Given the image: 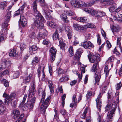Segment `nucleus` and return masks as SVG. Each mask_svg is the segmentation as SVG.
<instances>
[{
	"label": "nucleus",
	"instance_id": "21",
	"mask_svg": "<svg viewBox=\"0 0 122 122\" xmlns=\"http://www.w3.org/2000/svg\"><path fill=\"white\" fill-rule=\"evenodd\" d=\"M9 56L11 57H15L16 58L18 56L16 51L14 49H12L9 53Z\"/></svg>",
	"mask_w": 122,
	"mask_h": 122
},
{
	"label": "nucleus",
	"instance_id": "63",
	"mask_svg": "<svg viewBox=\"0 0 122 122\" xmlns=\"http://www.w3.org/2000/svg\"><path fill=\"white\" fill-rule=\"evenodd\" d=\"M60 113L63 116L65 115L66 113V111L64 109L61 110L60 111Z\"/></svg>",
	"mask_w": 122,
	"mask_h": 122
},
{
	"label": "nucleus",
	"instance_id": "11",
	"mask_svg": "<svg viewBox=\"0 0 122 122\" xmlns=\"http://www.w3.org/2000/svg\"><path fill=\"white\" fill-rule=\"evenodd\" d=\"M7 35V31H1L0 33V42L5 40Z\"/></svg>",
	"mask_w": 122,
	"mask_h": 122
},
{
	"label": "nucleus",
	"instance_id": "25",
	"mask_svg": "<svg viewBox=\"0 0 122 122\" xmlns=\"http://www.w3.org/2000/svg\"><path fill=\"white\" fill-rule=\"evenodd\" d=\"M37 49V47L36 45H33L30 48L29 51L31 54H34V51L36 50Z\"/></svg>",
	"mask_w": 122,
	"mask_h": 122
},
{
	"label": "nucleus",
	"instance_id": "55",
	"mask_svg": "<svg viewBox=\"0 0 122 122\" xmlns=\"http://www.w3.org/2000/svg\"><path fill=\"white\" fill-rule=\"evenodd\" d=\"M110 107L111 104H110L108 103V104L106 105L105 107V111H107L109 110L110 109Z\"/></svg>",
	"mask_w": 122,
	"mask_h": 122
},
{
	"label": "nucleus",
	"instance_id": "6",
	"mask_svg": "<svg viewBox=\"0 0 122 122\" xmlns=\"http://www.w3.org/2000/svg\"><path fill=\"white\" fill-rule=\"evenodd\" d=\"M45 91H44L42 94V98L41 100V102L42 103V105L41 107V109L42 110V112L44 115L45 114V111L46 109V99L45 98Z\"/></svg>",
	"mask_w": 122,
	"mask_h": 122
},
{
	"label": "nucleus",
	"instance_id": "53",
	"mask_svg": "<svg viewBox=\"0 0 122 122\" xmlns=\"http://www.w3.org/2000/svg\"><path fill=\"white\" fill-rule=\"evenodd\" d=\"M92 92L91 91H88L86 95V97L87 98L89 99L92 95Z\"/></svg>",
	"mask_w": 122,
	"mask_h": 122
},
{
	"label": "nucleus",
	"instance_id": "8",
	"mask_svg": "<svg viewBox=\"0 0 122 122\" xmlns=\"http://www.w3.org/2000/svg\"><path fill=\"white\" fill-rule=\"evenodd\" d=\"M101 95V94L100 93L96 100V102L97 108L99 112L100 111L101 108L102 101L100 99Z\"/></svg>",
	"mask_w": 122,
	"mask_h": 122
},
{
	"label": "nucleus",
	"instance_id": "32",
	"mask_svg": "<svg viewBox=\"0 0 122 122\" xmlns=\"http://www.w3.org/2000/svg\"><path fill=\"white\" fill-rule=\"evenodd\" d=\"M111 28L112 30H120V27L119 26H116L112 25L111 26Z\"/></svg>",
	"mask_w": 122,
	"mask_h": 122
},
{
	"label": "nucleus",
	"instance_id": "35",
	"mask_svg": "<svg viewBox=\"0 0 122 122\" xmlns=\"http://www.w3.org/2000/svg\"><path fill=\"white\" fill-rule=\"evenodd\" d=\"M108 64L107 63V65H106L104 68V72L106 74V76H107L108 75L109 70H108Z\"/></svg>",
	"mask_w": 122,
	"mask_h": 122
},
{
	"label": "nucleus",
	"instance_id": "54",
	"mask_svg": "<svg viewBox=\"0 0 122 122\" xmlns=\"http://www.w3.org/2000/svg\"><path fill=\"white\" fill-rule=\"evenodd\" d=\"M20 22H23L24 21H26V18L23 16H20Z\"/></svg>",
	"mask_w": 122,
	"mask_h": 122
},
{
	"label": "nucleus",
	"instance_id": "45",
	"mask_svg": "<svg viewBox=\"0 0 122 122\" xmlns=\"http://www.w3.org/2000/svg\"><path fill=\"white\" fill-rule=\"evenodd\" d=\"M79 7H85L87 6L86 4L84 2L82 1H80L79 2Z\"/></svg>",
	"mask_w": 122,
	"mask_h": 122
},
{
	"label": "nucleus",
	"instance_id": "17",
	"mask_svg": "<svg viewBox=\"0 0 122 122\" xmlns=\"http://www.w3.org/2000/svg\"><path fill=\"white\" fill-rule=\"evenodd\" d=\"M20 114L19 111L17 109H15L13 111L12 117L13 119H15L19 116Z\"/></svg>",
	"mask_w": 122,
	"mask_h": 122
},
{
	"label": "nucleus",
	"instance_id": "14",
	"mask_svg": "<svg viewBox=\"0 0 122 122\" xmlns=\"http://www.w3.org/2000/svg\"><path fill=\"white\" fill-rule=\"evenodd\" d=\"M50 8H51V6H48L46 5V10L47 9V11H46V18L47 17L48 19L51 20L52 18L50 15V12L52 11L50 10Z\"/></svg>",
	"mask_w": 122,
	"mask_h": 122
},
{
	"label": "nucleus",
	"instance_id": "48",
	"mask_svg": "<svg viewBox=\"0 0 122 122\" xmlns=\"http://www.w3.org/2000/svg\"><path fill=\"white\" fill-rule=\"evenodd\" d=\"M97 42L99 45H100L101 44V39L100 36L99 34H97Z\"/></svg>",
	"mask_w": 122,
	"mask_h": 122
},
{
	"label": "nucleus",
	"instance_id": "16",
	"mask_svg": "<svg viewBox=\"0 0 122 122\" xmlns=\"http://www.w3.org/2000/svg\"><path fill=\"white\" fill-rule=\"evenodd\" d=\"M82 52L83 51L82 49L80 48L78 49L75 55V58L76 59H79L80 57Z\"/></svg>",
	"mask_w": 122,
	"mask_h": 122
},
{
	"label": "nucleus",
	"instance_id": "57",
	"mask_svg": "<svg viewBox=\"0 0 122 122\" xmlns=\"http://www.w3.org/2000/svg\"><path fill=\"white\" fill-rule=\"evenodd\" d=\"M114 54H116L117 55L119 56V55H120V53L117 51V50L116 49V47H115L114 49V51H113Z\"/></svg>",
	"mask_w": 122,
	"mask_h": 122
},
{
	"label": "nucleus",
	"instance_id": "50",
	"mask_svg": "<svg viewBox=\"0 0 122 122\" xmlns=\"http://www.w3.org/2000/svg\"><path fill=\"white\" fill-rule=\"evenodd\" d=\"M25 5L24 4L22 6H21L18 10L20 12V13H22L25 7Z\"/></svg>",
	"mask_w": 122,
	"mask_h": 122
},
{
	"label": "nucleus",
	"instance_id": "26",
	"mask_svg": "<svg viewBox=\"0 0 122 122\" xmlns=\"http://www.w3.org/2000/svg\"><path fill=\"white\" fill-rule=\"evenodd\" d=\"M41 68H42L43 69V71L42 72L43 73V75L42 76V77L44 78L45 77V74L44 73V67H43V66L42 67L41 66H39V67L37 70L38 75V76H39L40 74V70Z\"/></svg>",
	"mask_w": 122,
	"mask_h": 122
},
{
	"label": "nucleus",
	"instance_id": "34",
	"mask_svg": "<svg viewBox=\"0 0 122 122\" xmlns=\"http://www.w3.org/2000/svg\"><path fill=\"white\" fill-rule=\"evenodd\" d=\"M32 76V75L30 74L29 76L25 79L24 82L26 84H27L29 83V82Z\"/></svg>",
	"mask_w": 122,
	"mask_h": 122
},
{
	"label": "nucleus",
	"instance_id": "22",
	"mask_svg": "<svg viewBox=\"0 0 122 122\" xmlns=\"http://www.w3.org/2000/svg\"><path fill=\"white\" fill-rule=\"evenodd\" d=\"M79 2L78 1L73 0L71 1V4L73 7H79Z\"/></svg>",
	"mask_w": 122,
	"mask_h": 122
},
{
	"label": "nucleus",
	"instance_id": "20",
	"mask_svg": "<svg viewBox=\"0 0 122 122\" xmlns=\"http://www.w3.org/2000/svg\"><path fill=\"white\" fill-rule=\"evenodd\" d=\"M81 71V76H80V74L78 72H76L77 75L78 76V78L79 79V81H80L81 80V78L82 77V73H84L85 72V68L83 67H82L81 68H80Z\"/></svg>",
	"mask_w": 122,
	"mask_h": 122
},
{
	"label": "nucleus",
	"instance_id": "58",
	"mask_svg": "<svg viewBox=\"0 0 122 122\" xmlns=\"http://www.w3.org/2000/svg\"><path fill=\"white\" fill-rule=\"evenodd\" d=\"M49 71L51 76L52 74V70L51 66L49 64Z\"/></svg>",
	"mask_w": 122,
	"mask_h": 122
},
{
	"label": "nucleus",
	"instance_id": "4",
	"mask_svg": "<svg viewBox=\"0 0 122 122\" xmlns=\"http://www.w3.org/2000/svg\"><path fill=\"white\" fill-rule=\"evenodd\" d=\"M73 27L74 29L77 30H85L86 29L88 28L93 29L96 27V26L91 23H87L86 25H84V26L82 25H79L76 23H74L73 24Z\"/></svg>",
	"mask_w": 122,
	"mask_h": 122
},
{
	"label": "nucleus",
	"instance_id": "19",
	"mask_svg": "<svg viewBox=\"0 0 122 122\" xmlns=\"http://www.w3.org/2000/svg\"><path fill=\"white\" fill-rule=\"evenodd\" d=\"M48 86L50 90V92L51 93H53L54 91V88L53 85L52 81H49L48 82Z\"/></svg>",
	"mask_w": 122,
	"mask_h": 122
},
{
	"label": "nucleus",
	"instance_id": "44",
	"mask_svg": "<svg viewBox=\"0 0 122 122\" xmlns=\"http://www.w3.org/2000/svg\"><path fill=\"white\" fill-rule=\"evenodd\" d=\"M51 97V96L50 95L46 99V108L50 103V99Z\"/></svg>",
	"mask_w": 122,
	"mask_h": 122
},
{
	"label": "nucleus",
	"instance_id": "7",
	"mask_svg": "<svg viewBox=\"0 0 122 122\" xmlns=\"http://www.w3.org/2000/svg\"><path fill=\"white\" fill-rule=\"evenodd\" d=\"M15 93H11L9 96L7 94L4 93L3 95V97H5V102L8 103L10 102L15 97Z\"/></svg>",
	"mask_w": 122,
	"mask_h": 122
},
{
	"label": "nucleus",
	"instance_id": "41",
	"mask_svg": "<svg viewBox=\"0 0 122 122\" xmlns=\"http://www.w3.org/2000/svg\"><path fill=\"white\" fill-rule=\"evenodd\" d=\"M66 34L69 39H71L72 36V32L71 31H67Z\"/></svg>",
	"mask_w": 122,
	"mask_h": 122
},
{
	"label": "nucleus",
	"instance_id": "60",
	"mask_svg": "<svg viewBox=\"0 0 122 122\" xmlns=\"http://www.w3.org/2000/svg\"><path fill=\"white\" fill-rule=\"evenodd\" d=\"M56 55H51L50 59L52 62H53L55 60Z\"/></svg>",
	"mask_w": 122,
	"mask_h": 122
},
{
	"label": "nucleus",
	"instance_id": "13",
	"mask_svg": "<svg viewBox=\"0 0 122 122\" xmlns=\"http://www.w3.org/2000/svg\"><path fill=\"white\" fill-rule=\"evenodd\" d=\"M72 100V103L70 104V107L72 108L74 106L75 107H76L77 106V101L76 95L74 94L73 95Z\"/></svg>",
	"mask_w": 122,
	"mask_h": 122
},
{
	"label": "nucleus",
	"instance_id": "30",
	"mask_svg": "<svg viewBox=\"0 0 122 122\" xmlns=\"http://www.w3.org/2000/svg\"><path fill=\"white\" fill-rule=\"evenodd\" d=\"M2 68L0 67V70ZM9 70H6L0 73V77H1L5 75H7L9 74Z\"/></svg>",
	"mask_w": 122,
	"mask_h": 122
},
{
	"label": "nucleus",
	"instance_id": "33",
	"mask_svg": "<svg viewBox=\"0 0 122 122\" xmlns=\"http://www.w3.org/2000/svg\"><path fill=\"white\" fill-rule=\"evenodd\" d=\"M77 20L79 22L84 23L87 21V19L85 17H79L77 18Z\"/></svg>",
	"mask_w": 122,
	"mask_h": 122
},
{
	"label": "nucleus",
	"instance_id": "29",
	"mask_svg": "<svg viewBox=\"0 0 122 122\" xmlns=\"http://www.w3.org/2000/svg\"><path fill=\"white\" fill-rule=\"evenodd\" d=\"M47 25H48L52 28H54L56 27L57 25L55 23L52 21L48 22Z\"/></svg>",
	"mask_w": 122,
	"mask_h": 122
},
{
	"label": "nucleus",
	"instance_id": "64",
	"mask_svg": "<svg viewBox=\"0 0 122 122\" xmlns=\"http://www.w3.org/2000/svg\"><path fill=\"white\" fill-rule=\"evenodd\" d=\"M77 82V81L76 80H73L71 81L70 82V84L71 86H73Z\"/></svg>",
	"mask_w": 122,
	"mask_h": 122
},
{
	"label": "nucleus",
	"instance_id": "3",
	"mask_svg": "<svg viewBox=\"0 0 122 122\" xmlns=\"http://www.w3.org/2000/svg\"><path fill=\"white\" fill-rule=\"evenodd\" d=\"M12 7V6H9L7 10L8 12L7 15L5 17V20L2 25V30H7L8 29L7 27L9 24H8L10 20L11 15V11H9Z\"/></svg>",
	"mask_w": 122,
	"mask_h": 122
},
{
	"label": "nucleus",
	"instance_id": "40",
	"mask_svg": "<svg viewBox=\"0 0 122 122\" xmlns=\"http://www.w3.org/2000/svg\"><path fill=\"white\" fill-rule=\"evenodd\" d=\"M45 35L42 32H39L37 38H39L40 39H43L45 38Z\"/></svg>",
	"mask_w": 122,
	"mask_h": 122
},
{
	"label": "nucleus",
	"instance_id": "18",
	"mask_svg": "<svg viewBox=\"0 0 122 122\" xmlns=\"http://www.w3.org/2000/svg\"><path fill=\"white\" fill-rule=\"evenodd\" d=\"M39 60L38 58L36 57H34L31 62V64L33 65L31 67L32 70L34 69L37 63L38 62Z\"/></svg>",
	"mask_w": 122,
	"mask_h": 122
},
{
	"label": "nucleus",
	"instance_id": "61",
	"mask_svg": "<svg viewBox=\"0 0 122 122\" xmlns=\"http://www.w3.org/2000/svg\"><path fill=\"white\" fill-rule=\"evenodd\" d=\"M20 48L21 50L23 51L26 48V46L24 44H21L20 46Z\"/></svg>",
	"mask_w": 122,
	"mask_h": 122
},
{
	"label": "nucleus",
	"instance_id": "28",
	"mask_svg": "<svg viewBox=\"0 0 122 122\" xmlns=\"http://www.w3.org/2000/svg\"><path fill=\"white\" fill-rule=\"evenodd\" d=\"M35 99L36 98L35 97H33L31 99L29 104L30 107L29 108L30 109H31L33 107L34 104Z\"/></svg>",
	"mask_w": 122,
	"mask_h": 122
},
{
	"label": "nucleus",
	"instance_id": "1",
	"mask_svg": "<svg viewBox=\"0 0 122 122\" xmlns=\"http://www.w3.org/2000/svg\"><path fill=\"white\" fill-rule=\"evenodd\" d=\"M37 0H35L33 3L32 7L34 12V15L36 17V20H35L34 23L31 25L30 28L31 30H37V28H39L40 30L44 27V24L41 22L44 20V19L41 14L39 13L37 10L36 3Z\"/></svg>",
	"mask_w": 122,
	"mask_h": 122
},
{
	"label": "nucleus",
	"instance_id": "46",
	"mask_svg": "<svg viewBox=\"0 0 122 122\" xmlns=\"http://www.w3.org/2000/svg\"><path fill=\"white\" fill-rule=\"evenodd\" d=\"M4 62L6 65L9 66L11 62L10 60L8 59H5L4 60Z\"/></svg>",
	"mask_w": 122,
	"mask_h": 122
},
{
	"label": "nucleus",
	"instance_id": "37",
	"mask_svg": "<svg viewBox=\"0 0 122 122\" xmlns=\"http://www.w3.org/2000/svg\"><path fill=\"white\" fill-rule=\"evenodd\" d=\"M50 52L51 53V55H56V50L54 47H52L51 48Z\"/></svg>",
	"mask_w": 122,
	"mask_h": 122
},
{
	"label": "nucleus",
	"instance_id": "42",
	"mask_svg": "<svg viewBox=\"0 0 122 122\" xmlns=\"http://www.w3.org/2000/svg\"><path fill=\"white\" fill-rule=\"evenodd\" d=\"M69 51L70 54V56H71L74 55L73 49L72 46H71L69 48Z\"/></svg>",
	"mask_w": 122,
	"mask_h": 122
},
{
	"label": "nucleus",
	"instance_id": "62",
	"mask_svg": "<svg viewBox=\"0 0 122 122\" xmlns=\"http://www.w3.org/2000/svg\"><path fill=\"white\" fill-rule=\"evenodd\" d=\"M21 24V25L23 27H25L26 25L27 24V21H24L23 22H20Z\"/></svg>",
	"mask_w": 122,
	"mask_h": 122
},
{
	"label": "nucleus",
	"instance_id": "9",
	"mask_svg": "<svg viewBox=\"0 0 122 122\" xmlns=\"http://www.w3.org/2000/svg\"><path fill=\"white\" fill-rule=\"evenodd\" d=\"M81 46L85 49H90L93 47V45L89 41H86L81 43Z\"/></svg>",
	"mask_w": 122,
	"mask_h": 122
},
{
	"label": "nucleus",
	"instance_id": "36",
	"mask_svg": "<svg viewBox=\"0 0 122 122\" xmlns=\"http://www.w3.org/2000/svg\"><path fill=\"white\" fill-rule=\"evenodd\" d=\"M59 37V35L57 31H56L55 33L53 34V38L54 40H56Z\"/></svg>",
	"mask_w": 122,
	"mask_h": 122
},
{
	"label": "nucleus",
	"instance_id": "51",
	"mask_svg": "<svg viewBox=\"0 0 122 122\" xmlns=\"http://www.w3.org/2000/svg\"><path fill=\"white\" fill-rule=\"evenodd\" d=\"M116 8V7L115 6L113 5H112L109 9V11L111 12H113L115 10Z\"/></svg>",
	"mask_w": 122,
	"mask_h": 122
},
{
	"label": "nucleus",
	"instance_id": "59",
	"mask_svg": "<svg viewBox=\"0 0 122 122\" xmlns=\"http://www.w3.org/2000/svg\"><path fill=\"white\" fill-rule=\"evenodd\" d=\"M121 86L122 84L121 82L117 84V86L116 88V89L117 90H118L121 88Z\"/></svg>",
	"mask_w": 122,
	"mask_h": 122
},
{
	"label": "nucleus",
	"instance_id": "47",
	"mask_svg": "<svg viewBox=\"0 0 122 122\" xmlns=\"http://www.w3.org/2000/svg\"><path fill=\"white\" fill-rule=\"evenodd\" d=\"M105 15V13L103 12H98L97 15L100 17H102Z\"/></svg>",
	"mask_w": 122,
	"mask_h": 122
},
{
	"label": "nucleus",
	"instance_id": "49",
	"mask_svg": "<svg viewBox=\"0 0 122 122\" xmlns=\"http://www.w3.org/2000/svg\"><path fill=\"white\" fill-rule=\"evenodd\" d=\"M5 86V87H8L9 86V83L8 81L5 79H3L2 81Z\"/></svg>",
	"mask_w": 122,
	"mask_h": 122
},
{
	"label": "nucleus",
	"instance_id": "56",
	"mask_svg": "<svg viewBox=\"0 0 122 122\" xmlns=\"http://www.w3.org/2000/svg\"><path fill=\"white\" fill-rule=\"evenodd\" d=\"M57 71V72L58 73L59 75H61V74H63L64 73L63 70L60 68L58 69Z\"/></svg>",
	"mask_w": 122,
	"mask_h": 122
},
{
	"label": "nucleus",
	"instance_id": "52",
	"mask_svg": "<svg viewBox=\"0 0 122 122\" xmlns=\"http://www.w3.org/2000/svg\"><path fill=\"white\" fill-rule=\"evenodd\" d=\"M59 43V45L60 46L61 48V49L63 48L65 46V43L62 42L61 40L58 39Z\"/></svg>",
	"mask_w": 122,
	"mask_h": 122
},
{
	"label": "nucleus",
	"instance_id": "15",
	"mask_svg": "<svg viewBox=\"0 0 122 122\" xmlns=\"http://www.w3.org/2000/svg\"><path fill=\"white\" fill-rule=\"evenodd\" d=\"M101 76V74H100V71L96 72L95 75V80L96 81V83H97V85H99L98 82L100 80Z\"/></svg>",
	"mask_w": 122,
	"mask_h": 122
},
{
	"label": "nucleus",
	"instance_id": "2",
	"mask_svg": "<svg viewBox=\"0 0 122 122\" xmlns=\"http://www.w3.org/2000/svg\"><path fill=\"white\" fill-rule=\"evenodd\" d=\"M88 57L89 61L91 63H94L95 60L96 61L93 64L91 70V71L92 72H95L97 69V64L100 60V55L98 54H96L94 55L93 54H90L88 55Z\"/></svg>",
	"mask_w": 122,
	"mask_h": 122
},
{
	"label": "nucleus",
	"instance_id": "31",
	"mask_svg": "<svg viewBox=\"0 0 122 122\" xmlns=\"http://www.w3.org/2000/svg\"><path fill=\"white\" fill-rule=\"evenodd\" d=\"M7 5V3L6 2H1L0 4V9L2 10H4Z\"/></svg>",
	"mask_w": 122,
	"mask_h": 122
},
{
	"label": "nucleus",
	"instance_id": "39",
	"mask_svg": "<svg viewBox=\"0 0 122 122\" xmlns=\"http://www.w3.org/2000/svg\"><path fill=\"white\" fill-rule=\"evenodd\" d=\"M19 76V73L18 71L14 72H13L12 77L13 79L16 78Z\"/></svg>",
	"mask_w": 122,
	"mask_h": 122
},
{
	"label": "nucleus",
	"instance_id": "27",
	"mask_svg": "<svg viewBox=\"0 0 122 122\" xmlns=\"http://www.w3.org/2000/svg\"><path fill=\"white\" fill-rule=\"evenodd\" d=\"M41 68H42L43 69V71L42 72L43 73V75L42 76V77L44 78L45 77V74L44 73V67H43V66L42 67L41 66H39V67L37 70L38 75V76H39L40 74V70Z\"/></svg>",
	"mask_w": 122,
	"mask_h": 122
},
{
	"label": "nucleus",
	"instance_id": "5",
	"mask_svg": "<svg viewBox=\"0 0 122 122\" xmlns=\"http://www.w3.org/2000/svg\"><path fill=\"white\" fill-rule=\"evenodd\" d=\"M117 107V104L115 102L112 103L110 111L107 114L106 119L107 122H111L112 120V117L115 114V112Z\"/></svg>",
	"mask_w": 122,
	"mask_h": 122
},
{
	"label": "nucleus",
	"instance_id": "38",
	"mask_svg": "<svg viewBox=\"0 0 122 122\" xmlns=\"http://www.w3.org/2000/svg\"><path fill=\"white\" fill-rule=\"evenodd\" d=\"M114 60V57L112 56L108 58V60L106 61V63L107 64V63L108 64V66H109V63H110V62H112Z\"/></svg>",
	"mask_w": 122,
	"mask_h": 122
},
{
	"label": "nucleus",
	"instance_id": "24",
	"mask_svg": "<svg viewBox=\"0 0 122 122\" xmlns=\"http://www.w3.org/2000/svg\"><path fill=\"white\" fill-rule=\"evenodd\" d=\"M61 18L63 21L65 23H68L69 20L67 19V18L65 13L62 14L60 16Z\"/></svg>",
	"mask_w": 122,
	"mask_h": 122
},
{
	"label": "nucleus",
	"instance_id": "23",
	"mask_svg": "<svg viewBox=\"0 0 122 122\" xmlns=\"http://www.w3.org/2000/svg\"><path fill=\"white\" fill-rule=\"evenodd\" d=\"M6 112V109L5 106L4 105L0 106V114L3 115Z\"/></svg>",
	"mask_w": 122,
	"mask_h": 122
},
{
	"label": "nucleus",
	"instance_id": "43",
	"mask_svg": "<svg viewBox=\"0 0 122 122\" xmlns=\"http://www.w3.org/2000/svg\"><path fill=\"white\" fill-rule=\"evenodd\" d=\"M87 109H85L83 113L81 115V118L82 119H85L86 117V114L87 113Z\"/></svg>",
	"mask_w": 122,
	"mask_h": 122
},
{
	"label": "nucleus",
	"instance_id": "10",
	"mask_svg": "<svg viewBox=\"0 0 122 122\" xmlns=\"http://www.w3.org/2000/svg\"><path fill=\"white\" fill-rule=\"evenodd\" d=\"M84 11L89 13L93 16L97 15L98 11L95 10H93L90 8L87 9L86 8L84 9Z\"/></svg>",
	"mask_w": 122,
	"mask_h": 122
},
{
	"label": "nucleus",
	"instance_id": "12",
	"mask_svg": "<svg viewBox=\"0 0 122 122\" xmlns=\"http://www.w3.org/2000/svg\"><path fill=\"white\" fill-rule=\"evenodd\" d=\"M33 86H31V87L30 88L29 90V92L28 93L29 97H31L33 96L35 93V89L34 87V84L33 83Z\"/></svg>",
	"mask_w": 122,
	"mask_h": 122
}]
</instances>
